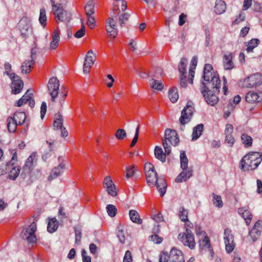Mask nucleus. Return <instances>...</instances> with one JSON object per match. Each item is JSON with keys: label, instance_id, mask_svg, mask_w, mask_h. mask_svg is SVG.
Masks as SVG:
<instances>
[{"label": "nucleus", "instance_id": "obj_1", "mask_svg": "<svg viewBox=\"0 0 262 262\" xmlns=\"http://www.w3.org/2000/svg\"><path fill=\"white\" fill-rule=\"evenodd\" d=\"M262 161V154L258 152H250L241 161V169L244 171L256 169Z\"/></svg>", "mask_w": 262, "mask_h": 262}, {"label": "nucleus", "instance_id": "obj_2", "mask_svg": "<svg viewBox=\"0 0 262 262\" xmlns=\"http://www.w3.org/2000/svg\"><path fill=\"white\" fill-rule=\"evenodd\" d=\"M204 80L206 82L205 83L211 84L212 88L215 89V92H219L221 88V80L219 75L213 72V68L210 64H205L204 68L203 74Z\"/></svg>", "mask_w": 262, "mask_h": 262}, {"label": "nucleus", "instance_id": "obj_3", "mask_svg": "<svg viewBox=\"0 0 262 262\" xmlns=\"http://www.w3.org/2000/svg\"><path fill=\"white\" fill-rule=\"evenodd\" d=\"M202 87L201 90V93L203 94L206 102L211 106H214L219 101L218 97L215 93L220 92H215V89L212 88V83L208 84V83H202Z\"/></svg>", "mask_w": 262, "mask_h": 262}, {"label": "nucleus", "instance_id": "obj_4", "mask_svg": "<svg viewBox=\"0 0 262 262\" xmlns=\"http://www.w3.org/2000/svg\"><path fill=\"white\" fill-rule=\"evenodd\" d=\"M194 110L193 103L191 101H188L186 106L182 111L181 115L179 120L180 129L182 131L185 130V125L191 121Z\"/></svg>", "mask_w": 262, "mask_h": 262}, {"label": "nucleus", "instance_id": "obj_5", "mask_svg": "<svg viewBox=\"0 0 262 262\" xmlns=\"http://www.w3.org/2000/svg\"><path fill=\"white\" fill-rule=\"evenodd\" d=\"M168 142L173 146H176L179 143V139L175 130L170 129L165 130V140L163 141V145L167 155L170 154L171 151L170 146L168 145Z\"/></svg>", "mask_w": 262, "mask_h": 262}, {"label": "nucleus", "instance_id": "obj_6", "mask_svg": "<svg viewBox=\"0 0 262 262\" xmlns=\"http://www.w3.org/2000/svg\"><path fill=\"white\" fill-rule=\"evenodd\" d=\"M36 229V224L35 222L32 223L21 231V238L26 241L28 244L35 243L37 241V238L35 234Z\"/></svg>", "mask_w": 262, "mask_h": 262}, {"label": "nucleus", "instance_id": "obj_7", "mask_svg": "<svg viewBox=\"0 0 262 262\" xmlns=\"http://www.w3.org/2000/svg\"><path fill=\"white\" fill-rule=\"evenodd\" d=\"M144 171L148 185L150 187H154L155 182L158 179V175L154 166L150 163H146L144 165Z\"/></svg>", "mask_w": 262, "mask_h": 262}, {"label": "nucleus", "instance_id": "obj_8", "mask_svg": "<svg viewBox=\"0 0 262 262\" xmlns=\"http://www.w3.org/2000/svg\"><path fill=\"white\" fill-rule=\"evenodd\" d=\"M17 26L23 37H28L32 34V28L28 18L23 17L19 21Z\"/></svg>", "mask_w": 262, "mask_h": 262}, {"label": "nucleus", "instance_id": "obj_9", "mask_svg": "<svg viewBox=\"0 0 262 262\" xmlns=\"http://www.w3.org/2000/svg\"><path fill=\"white\" fill-rule=\"evenodd\" d=\"M53 11L57 21L68 23L71 19V12L64 10L61 4H59L58 7L53 10Z\"/></svg>", "mask_w": 262, "mask_h": 262}, {"label": "nucleus", "instance_id": "obj_10", "mask_svg": "<svg viewBox=\"0 0 262 262\" xmlns=\"http://www.w3.org/2000/svg\"><path fill=\"white\" fill-rule=\"evenodd\" d=\"M59 86V81L56 77H53L49 79L47 86L53 102L55 101V99L58 96Z\"/></svg>", "mask_w": 262, "mask_h": 262}, {"label": "nucleus", "instance_id": "obj_11", "mask_svg": "<svg viewBox=\"0 0 262 262\" xmlns=\"http://www.w3.org/2000/svg\"><path fill=\"white\" fill-rule=\"evenodd\" d=\"M178 238L184 246L189 247L190 249L195 248V242L193 233H180Z\"/></svg>", "mask_w": 262, "mask_h": 262}, {"label": "nucleus", "instance_id": "obj_12", "mask_svg": "<svg viewBox=\"0 0 262 262\" xmlns=\"http://www.w3.org/2000/svg\"><path fill=\"white\" fill-rule=\"evenodd\" d=\"M244 86L248 88H252L259 85L262 83V75L258 73L252 75L244 81Z\"/></svg>", "mask_w": 262, "mask_h": 262}, {"label": "nucleus", "instance_id": "obj_13", "mask_svg": "<svg viewBox=\"0 0 262 262\" xmlns=\"http://www.w3.org/2000/svg\"><path fill=\"white\" fill-rule=\"evenodd\" d=\"M262 231V221L258 220L257 221L253 227L249 232V237L251 240L255 242L260 237Z\"/></svg>", "mask_w": 262, "mask_h": 262}, {"label": "nucleus", "instance_id": "obj_14", "mask_svg": "<svg viewBox=\"0 0 262 262\" xmlns=\"http://www.w3.org/2000/svg\"><path fill=\"white\" fill-rule=\"evenodd\" d=\"M103 187L107 192L112 196L117 195L116 187L110 176H106L103 180Z\"/></svg>", "mask_w": 262, "mask_h": 262}, {"label": "nucleus", "instance_id": "obj_15", "mask_svg": "<svg viewBox=\"0 0 262 262\" xmlns=\"http://www.w3.org/2000/svg\"><path fill=\"white\" fill-rule=\"evenodd\" d=\"M233 57V54L231 52L227 53L223 56V65L225 70H231L234 68Z\"/></svg>", "mask_w": 262, "mask_h": 262}, {"label": "nucleus", "instance_id": "obj_16", "mask_svg": "<svg viewBox=\"0 0 262 262\" xmlns=\"http://www.w3.org/2000/svg\"><path fill=\"white\" fill-rule=\"evenodd\" d=\"M170 262H185L182 252L175 248L170 251Z\"/></svg>", "mask_w": 262, "mask_h": 262}, {"label": "nucleus", "instance_id": "obj_17", "mask_svg": "<svg viewBox=\"0 0 262 262\" xmlns=\"http://www.w3.org/2000/svg\"><path fill=\"white\" fill-rule=\"evenodd\" d=\"M192 176V170L191 168H186L176 177L175 182L177 183L185 182Z\"/></svg>", "mask_w": 262, "mask_h": 262}, {"label": "nucleus", "instance_id": "obj_18", "mask_svg": "<svg viewBox=\"0 0 262 262\" xmlns=\"http://www.w3.org/2000/svg\"><path fill=\"white\" fill-rule=\"evenodd\" d=\"M13 118L15 119L18 125H21L24 123H26V128L28 129L29 125V121L26 120V114L23 112H16L14 115Z\"/></svg>", "mask_w": 262, "mask_h": 262}, {"label": "nucleus", "instance_id": "obj_19", "mask_svg": "<svg viewBox=\"0 0 262 262\" xmlns=\"http://www.w3.org/2000/svg\"><path fill=\"white\" fill-rule=\"evenodd\" d=\"M65 169V165L61 163L53 169L48 177V180L51 181L59 176Z\"/></svg>", "mask_w": 262, "mask_h": 262}, {"label": "nucleus", "instance_id": "obj_20", "mask_svg": "<svg viewBox=\"0 0 262 262\" xmlns=\"http://www.w3.org/2000/svg\"><path fill=\"white\" fill-rule=\"evenodd\" d=\"M245 99L250 103L258 102L262 100V93L258 94L257 93L250 92L247 94Z\"/></svg>", "mask_w": 262, "mask_h": 262}, {"label": "nucleus", "instance_id": "obj_21", "mask_svg": "<svg viewBox=\"0 0 262 262\" xmlns=\"http://www.w3.org/2000/svg\"><path fill=\"white\" fill-rule=\"evenodd\" d=\"M60 40V32L58 30H54L52 35V41L50 43V49L51 50L56 49Z\"/></svg>", "mask_w": 262, "mask_h": 262}, {"label": "nucleus", "instance_id": "obj_22", "mask_svg": "<svg viewBox=\"0 0 262 262\" xmlns=\"http://www.w3.org/2000/svg\"><path fill=\"white\" fill-rule=\"evenodd\" d=\"M238 213L244 219L246 224L249 225L252 218L251 213L245 207L239 208L238 209Z\"/></svg>", "mask_w": 262, "mask_h": 262}, {"label": "nucleus", "instance_id": "obj_23", "mask_svg": "<svg viewBox=\"0 0 262 262\" xmlns=\"http://www.w3.org/2000/svg\"><path fill=\"white\" fill-rule=\"evenodd\" d=\"M155 186L160 193V195L163 196L166 192L167 184L165 180L163 178L158 179L155 182Z\"/></svg>", "mask_w": 262, "mask_h": 262}, {"label": "nucleus", "instance_id": "obj_24", "mask_svg": "<svg viewBox=\"0 0 262 262\" xmlns=\"http://www.w3.org/2000/svg\"><path fill=\"white\" fill-rule=\"evenodd\" d=\"M12 92L14 94H17L20 93L23 89L24 83L20 79H16L12 82Z\"/></svg>", "mask_w": 262, "mask_h": 262}, {"label": "nucleus", "instance_id": "obj_25", "mask_svg": "<svg viewBox=\"0 0 262 262\" xmlns=\"http://www.w3.org/2000/svg\"><path fill=\"white\" fill-rule=\"evenodd\" d=\"M31 58V60H26L22 63L21 70L23 73L28 74L31 71V69L32 68V65L34 63L32 55Z\"/></svg>", "mask_w": 262, "mask_h": 262}, {"label": "nucleus", "instance_id": "obj_26", "mask_svg": "<svg viewBox=\"0 0 262 262\" xmlns=\"http://www.w3.org/2000/svg\"><path fill=\"white\" fill-rule=\"evenodd\" d=\"M226 9L225 3L222 0H216L214 7V11L217 14H221L225 12Z\"/></svg>", "mask_w": 262, "mask_h": 262}, {"label": "nucleus", "instance_id": "obj_27", "mask_svg": "<svg viewBox=\"0 0 262 262\" xmlns=\"http://www.w3.org/2000/svg\"><path fill=\"white\" fill-rule=\"evenodd\" d=\"M95 58L96 55L93 53V50H90L88 52L85 56L84 63L92 67L95 61Z\"/></svg>", "mask_w": 262, "mask_h": 262}, {"label": "nucleus", "instance_id": "obj_28", "mask_svg": "<svg viewBox=\"0 0 262 262\" xmlns=\"http://www.w3.org/2000/svg\"><path fill=\"white\" fill-rule=\"evenodd\" d=\"M204 129L203 124H199L193 128L192 134V140L198 139L202 134Z\"/></svg>", "mask_w": 262, "mask_h": 262}, {"label": "nucleus", "instance_id": "obj_29", "mask_svg": "<svg viewBox=\"0 0 262 262\" xmlns=\"http://www.w3.org/2000/svg\"><path fill=\"white\" fill-rule=\"evenodd\" d=\"M7 128L9 132L14 133L17 128V126L18 125L15 119L12 117H9L7 119Z\"/></svg>", "mask_w": 262, "mask_h": 262}, {"label": "nucleus", "instance_id": "obj_30", "mask_svg": "<svg viewBox=\"0 0 262 262\" xmlns=\"http://www.w3.org/2000/svg\"><path fill=\"white\" fill-rule=\"evenodd\" d=\"M130 220L135 223L141 224L142 220L140 217L139 213L135 210H130L129 212Z\"/></svg>", "mask_w": 262, "mask_h": 262}, {"label": "nucleus", "instance_id": "obj_31", "mask_svg": "<svg viewBox=\"0 0 262 262\" xmlns=\"http://www.w3.org/2000/svg\"><path fill=\"white\" fill-rule=\"evenodd\" d=\"M167 155L165 152L163 153L162 148L156 146L155 148V156L156 158L160 160L162 162H164L166 161V156Z\"/></svg>", "mask_w": 262, "mask_h": 262}, {"label": "nucleus", "instance_id": "obj_32", "mask_svg": "<svg viewBox=\"0 0 262 262\" xmlns=\"http://www.w3.org/2000/svg\"><path fill=\"white\" fill-rule=\"evenodd\" d=\"M149 85L152 89L159 91H161L164 88V85L161 81L156 80L153 78L149 80Z\"/></svg>", "mask_w": 262, "mask_h": 262}, {"label": "nucleus", "instance_id": "obj_33", "mask_svg": "<svg viewBox=\"0 0 262 262\" xmlns=\"http://www.w3.org/2000/svg\"><path fill=\"white\" fill-rule=\"evenodd\" d=\"M86 16L93 15L95 13L94 2L93 0H89L85 6Z\"/></svg>", "mask_w": 262, "mask_h": 262}, {"label": "nucleus", "instance_id": "obj_34", "mask_svg": "<svg viewBox=\"0 0 262 262\" xmlns=\"http://www.w3.org/2000/svg\"><path fill=\"white\" fill-rule=\"evenodd\" d=\"M37 160V154L36 153H32L30 157L27 159L26 163L24 166L25 170H29L30 168L33 164V162Z\"/></svg>", "mask_w": 262, "mask_h": 262}, {"label": "nucleus", "instance_id": "obj_35", "mask_svg": "<svg viewBox=\"0 0 262 262\" xmlns=\"http://www.w3.org/2000/svg\"><path fill=\"white\" fill-rule=\"evenodd\" d=\"M58 227V223L56 219H52L49 220L48 224L47 230L50 233L55 231Z\"/></svg>", "mask_w": 262, "mask_h": 262}, {"label": "nucleus", "instance_id": "obj_36", "mask_svg": "<svg viewBox=\"0 0 262 262\" xmlns=\"http://www.w3.org/2000/svg\"><path fill=\"white\" fill-rule=\"evenodd\" d=\"M62 124L63 119L61 114L60 113L56 114L53 123V126L54 128H56V129L61 128V127L63 126Z\"/></svg>", "mask_w": 262, "mask_h": 262}, {"label": "nucleus", "instance_id": "obj_37", "mask_svg": "<svg viewBox=\"0 0 262 262\" xmlns=\"http://www.w3.org/2000/svg\"><path fill=\"white\" fill-rule=\"evenodd\" d=\"M260 42V40L257 38H253L248 41L246 50L247 52H253V50L256 48Z\"/></svg>", "mask_w": 262, "mask_h": 262}, {"label": "nucleus", "instance_id": "obj_38", "mask_svg": "<svg viewBox=\"0 0 262 262\" xmlns=\"http://www.w3.org/2000/svg\"><path fill=\"white\" fill-rule=\"evenodd\" d=\"M181 167L182 169L189 168L188 167V160L184 151H181L180 154Z\"/></svg>", "mask_w": 262, "mask_h": 262}, {"label": "nucleus", "instance_id": "obj_39", "mask_svg": "<svg viewBox=\"0 0 262 262\" xmlns=\"http://www.w3.org/2000/svg\"><path fill=\"white\" fill-rule=\"evenodd\" d=\"M111 17H108L105 22V25H107L114 29H117L116 22L114 19V17L116 16V13L114 12H111Z\"/></svg>", "mask_w": 262, "mask_h": 262}, {"label": "nucleus", "instance_id": "obj_40", "mask_svg": "<svg viewBox=\"0 0 262 262\" xmlns=\"http://www.w3.org/2000/svg\"><path fill=\"white\" fill-rule=\"evenodd\" d=\"M169 97L171 102L175 103L177 101L179 98V95L177 88L173 87L169 90Z\"/></svg>", "mask_w": 262, "mask_h": 262}, {"label": "nucleus", "instance_id": "obj_41", "mask_svg": "<svg viewBox=\"0 0 262 262\" xmlns=\"http://www.w3.org/2000/svg\"><path fill=\"white\" fill-rule=\"evenodd\" d=\"M224 240L225 244H229V242L234 241V237L231 233V230L229 229H226L224 231Z\"/></svg>", "mask_w": 262, "mask_h": 262}, {"label": "nucleus", "instance_id": "obj_42", "mask_svg": "<svg viewBox=\"0 0 262 262\" xmlns=\"http://www.w3.org/2000/svg\"><path fill=\"white\" fill-rule=\"evenodd\" d=\"M241 139L245 147H248L252 145L253 139L251 136L246 134H243L241 136Z\"/></svg>", "mask_w": 262, "mask_h": 262}, {"label": "nucleus", "instance_id": "obj_43", "mask_svg": "<svg viewBox=\"0 0 262 262\" xmlns=\"http://www.w3.org/2000/svg\"><path fill=\"white\" fill-rule=\"evenodd\" d=\"M30 95H32V94H29L28 95V91L26 93L18 100L15 103V106L20 107L22 106L24 104H26L28 102V100L30 99Z\"/></svg>", "mask_w": 262, "mask_h": 262}, {"label": "nucleus", "instance_id": "obj_44", "mask_svg": "<svg viewBox=\"0 0 262 262\" xmlns=\"http://www.w3.org/2000/svg\"><path fill=\"white\" fill-rule=\"evenodd\" d=\"M117 237L121 244H124L125 241V237L124 234L123 226L119 225L117 227Z\"/></svg>", "mask_w": 262, "mask_h": 262}, {"label": "nucleus", "instance_id": "obj_45", "mask_svg": "<svg viewBox=\"0 0 262 262\" xmlns=\"http://www.w3.org/2000/svg\"><path fill=\"white\" fill-rule=\"evenodd\" d=\"M212 195L213 196L212 201L213 205L219 208L222 207L223 203L221 196L216 195L214 193H212Z\"/></svg>", "mask_w": 262, "mask_h": 262}, {"label": "nucleus", "instance_id": "obj_46", "mask_svg": "<svg viewBox=\"0 0 262 262\" xmlns=\"http://www.w3.org/2000/svg\"><path fill=\"white\" fill-rule=\"evenodd\" d=\"M47 16L46 13V10L45 8H41L40 10V14L39 17V20L41 26L45 28L46 25Z\"/></svg>", "mask_w": 262, "mask_h": 262}, {"label": "nucleus", "instance_id": "obj_47", "mask_svg": "<svg viewBox=\"0 0 262 262\" xmlns=\"http://www.w3.org/2000/svg\"><path fill=\"white\" fill-rule=\"evenodd\" d=\"M199 245L203 249H210V244L208 237L205 236L202 240H200Z\"/></svg>", "mask_w": 262, "mask_h": 262}, {"label": "nucleus", "instance_id": "obj_48", "mask_svg": "<svg viewBox=\"0 0 262 262\" xmlns=\"http://www.w3.org/2000/svg\"><path fill=\"white\" fill-rule=\"evenodd\" d=\"M20 168L19 167H13L9 173V178L11 180H15L18 176Z\"/></svg>", "mask_w": 262, "mask_h": 262}, {"label": "nucleus", "instance_id": "obj_49", "mask_svg": "<svg viewBox=\"0 0 262 262\" xmlns=\"http://www.w3.org/2000/svg\"><path fill=\"white\" fill-rule=\"evenodd\" d=\"M187 63V60L186 58H182L179 64V71L182 74H185L186 73V67Z\"/></svg>", "mask_w": 262, "mask_h": 262}, {"label": "nucleus", "instance_id": "obj_50", "mask_svg": "<svg viewBox=\"0 0 262 262\" xmlns=\"http://www.w3.org/2000/svg\"><path fill=\"white\" fill-rule=\"evenodd\" d=\"M106 209L108 215L111 217H114L116 215L117 209L115 206L109 204L106 206Z\"/></svg>", "mask_w": 262, "mask_h": 262}, {"label": "nucleus", "instance_id": "obj_51", "mask_svg": "<svg viewBox=\"0 0 262 262\" xmlns=\"http://www.w3.org/2000/svg\"><path fill=\"white\" fill-rule=\"evenodd\" d=\"M105 29L107 32V35L112 38H115L118 34V30L114 29L113 28H111L107 25H105Z\"/></svg>", "mask_w": 262, "mask_h": 262}, {"label": "nucleus", "instance_id": "obj_52", "mask_svg": "<svg viewBox=\"0 0 262 262\" xmlns=\"http://www.w3.org/2000/svg\"><path fill=\"white\" fill-rule=\"evenodd\" d=\"M81 28L78 30L74 34V37L77 38H80L85 35V27L83 24V19H81Z\"/></svg>", "mask_w": 262, "mask_h": 262}, {"label": "nucleus", "instance_id": "obj_53", "mask_svg": "<svg viewBox=\"0 0 262 262\" xmlns=\"http://www.w3.org/2000/svg\"><path fill=\"white\" fill-rule=\"evenodd\" d=\"M127 136L126 133L124 129H118L115 133V137L120 140L124 139Z\"/></svg>", "mask_w": 262, "mask_h": 262}, {"label": "nucleus", "instance_id": "obj_54", "mask_svg": "<svg viewBox=\"0 0 262 262\" xmlns=\"http://www.w3.org/2000/svg\"><path fill=\"white\" fill-rule=\"evenodd\" d=\"M87 25L91 28L93 29L95 27V18L93 15H87Z\"/></svg>", "mask_w": 262, "mask_h": 262}, {"label": "nucleus", "instance_id": "obj_55", "mask_svg": "<svg viewBox=\"0 0 262 262\" xmlns=\"http://www.w3.org/2000/svg\"><path fill=\"white\" fill-rule=\"evenodd\" d=\"M129 17V14L127 13H124L122 15H119L118 18V21L120 25L122 27L123 25L127 21Z\"/></svg>", "mask_w": 262, "mask_h": 262}, {"label": "nucleus", "instance_id": "obj_56", "mask_svg": "<svg viewBox=\"0 0 262 262\" xmlns=\"http://www.w3.org/2000/svg\"><path fill=\"white\" fill-rule=\"evenodd\" d=\"M179 217L181 221L186 222L188 219V210L184 207L182 208V210L180 211Z\"/></svg>", "mask_w": 262, "mask_h": 262}, {"label": "nucleus", "instance_id": "obj_57", "mask_svg": "<svg viewBox=\"0 0 262 262\" xmlns=\"http://www.w3.org/2000/svg\"><path fill=\"white\" fill-rule=\"evenodd\" d=\"M168 260H170V254L168 255L167 253L163 252L159 256V262H168Z\"/></svg>", "mask_w": 262, "mask_h": 262}, {"label": "nucleus", "instance_id": "obj_58", "mask_svg": "<svg viewBox=\"0 0 262 262\" xmlns=\"http://www.w3.org/2000/svg\"><path fill=\"white\" fill-rule=\"evenodd\" d=\"M225 142L230 147L233 146L235 142V139L232 135L226 136Z\"/></svg>", "mask_w": 262, "mask_h": 262}, {"label": "nucleus", "instance_id": "obj_59", "mask_svg": "<svg viewBox=\"0 0 262 262\" xmlns=\"http://www.w3.org/2000/svg\"><path fill=\"white\" fill-rule=\"evenodd\" d=\"M225 245L226 251L228 253H231L235 246V244L234 241L233 242H229V244H225Z\"/></svg>", "mask_w": 262, "mask_h": 262}, {"label": "nucleus", "instance_id": "obj_60", "mask_svg": "<svg viewBox=\"0 0 262 262\" xmlns=\"http://www.w3.org/2000/svg\"><path fill=\"white\" fill-rule=\"evenodd\" d=\"M75 243L79 244L82 237V233L80 230L78 229H75Z\"/></svg>", "mask_w": 262, "mask_h": 262}, {"label": "nucleus", "instance_id": "obj_61", "mask_svg": "<svg viewBox=\"0 0 262 262\" xmlns=\"http://www.w3.org/2000/svg\"><path fill=\"white\" fill-rule=\"evenodd\" d=\"M81 256L83 262H91V258L88 255L87 252L85 249H82Z\"/></svg>", "mask_w": 262, "mask_h": 262}, {"label": "nucleus", "instance_id": "obj_62", "mask_svg": "<svg viewBox=\"0 0 262 262\" xmlns=\"http://www.w3.org/2000/svg\"><path fill=\"white\" fill-rule=\"evenodd\" d=\"M233 127L230 124H227L225 129V135L226 136L232 135Z\"/></svg>", "mask_w": 262, "mask_h": 262}, {"label": "nucleus", "instance_id": "obj_63", "mask_svg": "<svg viewBox=\"0 0 262 262\" xmlns=\"http://www.w3.org/2000/svg\"><path fill=\"white\" fill-rule=\"evenodd\" d=\"M134 166L132 165L126 169V177L127 178H129L131 177L132 176H133L135 174V170H134Z\"/></svg>", "mask_w": 262, "mask_h": 262}, {"label": "nucleus", "instance_id": "obj_64", "mask_svg": "<svg viewBox=\"0 0 262 262\" xmlns=\"http://www.w3.org/2000/svg\"><path fill=\"white\" fill-rule=\"evenodd\" d=\"M133 258L131 252L127 250L123 258V262H132Z\"/></svg>", "mask_w": 262, "mask_h": 262}]
</instances>
